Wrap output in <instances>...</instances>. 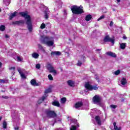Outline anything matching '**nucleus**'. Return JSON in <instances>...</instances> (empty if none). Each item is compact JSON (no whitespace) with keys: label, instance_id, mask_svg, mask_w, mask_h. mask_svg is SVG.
Instances as JSON below:
<instances>
[{"label":"nucleus","instance_id":"e433bc0d","mask_svg":"<svg viewBox=\"0 0 130 130\" xmlns=\"http://www.w3.org/2000/svg\"><path fill=\"white\" fill-rule=\"evenodd\" d=\"M40 28H41V29H44V28H45V24L42 23V24L41 25Z\"/></svg>","mask_w":130,"mask_h":130},{"label":"nucleus","instance_id":"3c124183","mask_svg":"<svg viewBox=\"0 0 130 130\" xmlns=\"http://www.w3.org/2000/svg\"><path fill=\"white\" fill-rule=\"evenodd\" d=\"M15 130H18L19 129V127H14Z\"/></svg>","mask_w":130,"mask_h":130},{"label":"nucleus","instance_id":"603ef678","mask_svg":"<svg viewBox=\"0 0 130 130\" xmlns=\"http://www.w3.org/2000/svg\"><path fill=\"white\" fill-rule=\"evenodd\" d=\"M96 51H101V49H98L96 50Z\"/></svg>","mask_w":130,"mask_h":130},{"label":"nucleus","instance_id":"6e6d98bb","mask_svg":"<svg viewBox=\"0 0 130 130\" xmlns=\"http://www.w3.org/2000/svg\"><path fill=\"white\" fill-rule=\"evenodd\" d=\"M2 117H0V121L2 120Z\"/></svg>","mask_w":130,"mask_h":130},{"label":"nucleus","instance_id":"473e14b6","mask_svg":"<svg viewBox=\"0 0 130 130\" xmlns=\"http://www.w3.org/2000/svg\"><path fill=\"white\" fill-rule=\"evenodd\" d=\"M41 68V65L39 63H38L36 65V69H37L38 70H39Z\"/></svg>","mask_w":130,"mask_h":130},{"label":"nucleus","instance_id":"72a5a7b5","mask_svg":"<svg viewBox=\"0 0 130 130\" xmlns=\"http://www.w3.org/2000/svg\"><path fill=\"white\" fill-rule=\"evenodd\" d=\"M4 1V3H5V4H6V5H10V0H3Z\"/></svg>","mask_w":130,"mask_h":130},{"label":"nucleus","instance_id":"58836bf2","mask_svg":"<svg viewBox=\"0 0 130 130\" xmlns=\"http://www.w3.org/2000/svg\"><path fill=\"white\" fill-rule=\"evenodd\" d=\"M38 47H39V49H40L41 50H43V47H42L41 45L38 44Z\"/></svg>","mask_w":130,"mask_h":130},{"label":"nucleus","instance_id":"412c9836","mask_svg":"<svg viewBox=\"0 0 130 130\" xmlns=\"http://www.w3.org/2000/svg\"><path fill=\"white\" fill-rule=\"evenodd\" d=\"M17 14H18L17 12H15L14 13L11 14L9 17V20H12L13 18H15V17L17 16Z\"/></svg>","mask_w":130,"mask_h":130},{"label":"nucleus","instance_id":"09e8293b","mask_svg":"<svg viewBox=\"0 0 130 130\" xmlns=\"http://www.w3.org/2000/svg\"><path fill=\"white\" fill-rule=\"evenodd\" d=\"M95 78L96 80H99V78H98V76L96 75H95Z\"/></svg>","mask_w":130,"mask_h":130},{"label":"nucleus","instance_id":"aec40b11","mask_svg":"<svg viewBox=\"0 0 130 130\" xmlns=\"http://www.w3.org/2000/svg\"><path fill=\"white\" fill-rule=\"evenodd\" d=\"M52 105H54V106H56L57 107H59L60 106V104H59V102L56 101H54L52 103Z\"/></svg>","mask_w":130,"mask_h":130},{"label":"nucleus","instance_id":"a211bd4d","mask_svg":"<svg viewBox=\"0 0 130 130\" xmlns=\"http://www.w3.org/2000/svg\"><path fill=\"white\" fill-rule=\"evenodd\" d=\"M126 83H127V81H126V79L124 78V77L122 78V79L121 80V85H123V86H124Z\"/></svg>","mask_w":130,"mask_h":130},{"label":"nucleus","instance_id":"864d4df0","mask_svg":"<svg viewBox=\"0 0 130 130\" xmlns=\"http://www.w3.org/2000/svg\"><path fill=\"white\" fill-rule=\"evenodd\" d=\"M3 66V63H2L1 62H0V69L1 68H2V66Z\"/></svg>","mask_w":130,"mask_h":130},{"label":"nucleus","instance_id":"c03bdc74","mask_svg":"<svg viewBox=\"0 0 130 130\" xmlns=\"http://www.w3.org/2000/svg\"><path fill=\"white\" fill-rule=\"evenodd\" d=\"M110 27H112L113 26V21H111L110 22Z\"/></svg>","mask_w":130,"mask_h":130},{"label":"nucleus","instance_id":"bb28decb","mask_svg":"<svg viewBox=\"0 0 130 130\" xmlns=\"http://www.w3.org/2000/svg\"><path fill=\"white\" fill-rule=\"evenodd\" d=\"M6 30V26L5 25H1L0 26V31H5Z\"/></svg>","mask_w":130,"mask_h":130},{"label":"nucleus","instance_id":"8fccbe9b","mask_svg":"<svg viewBox=\"0 0 130 130\" xmlns=\"http://www.w3.org/2000/svg\"><path fill=\"white\" fill-rule=\"evenodd\" d=\"M5 37H6V38H10V36H9V35H5Z\"/></svg>","mask_w":130,"mask_h":130},{"label":"nucleus","instance_id":"79ce46f5","mask_svg":"<svg viewBox=\"0 0 130 130\" xmlns=\"http://www.w3.org/2000/svg\"><path fill=\"white\" fill-rule=\"evenodd\" d=\"M22 58L20 56H17V60L18 61H22Z\"/></svg>","mask_w":130,"mask_h":130},{"label":"nucleus","instance_id":"2eb2a0df","mask_svg":"<svg viewBox=\"0 0 130 130\" xmlns=\"http://www.w3.org/2000/svg\"><path fill=\"white\" fill-rule=\"evenodd\" d=\"M30 83L32 86H35V87L39 86V84L37 82H36V80H35V79L31 80L30 81Z\"/></svg>","mask_w":130,"mask_h":130},{"label":"nucleus","instance_id":"1a4fd4ad","mask_svg":"<svg viewBox=\"0 0 130 130\" xmlns=\"http://www.w3.org/2000/svg\"><path fill=\"white\" fill-rule=\"evenodd\" d=\"M100 97L98 95H95L92 98V101L94 104H98V103H100Z\"/></svg>","mask_w":130,"mask_h":130},{"label":"nucleus","instance_id":"7ed1b4c3","mask_svg":"<svg viewBox=\"0 0 130 130\" xmlns=\"http://www.w3.org/2000/svg\"><path fill=\"white\" fill-rule=\"evenodd\" d=\"M71 11L73 14L75 15H81L84 14V10H83V7H78L77 6H73L71 7Z\"/></svg>","mask_w":130,"mask_h":130},{"label":"nucleus","instance_id":"7c9ffc66","mask_svg":"<svg viewBox=\"0 0 130 130\" xmlns=\"http://www.w3.org/2000/svg\"><path fill=\"white\" fill-rule=\"evenodd\" d=\"M120 74V70H117L114 72V74L116 76H118V75Z\"/></svg>","mask_w":130,"mask_h":130},{"label":"nucleus","instance_id":"13d9d810","mask_svg":"<svg viewBox=\"0 0 130 130\" xmlns=\"http://www.w3.org/2000/svg\"><path fill=\"white\" fill-rule=\"evenodd\" d=\"M0 12H2V10L1 9V8H0Z\"/></svg>","mask_w":130,"mask_h":130},{"label":"nucleus","instance_id":"a878e982","mask_svg":"<svg viewBox=\"0 0 130 130\" xmlns=\"http://www.w3.org/2000/svg\"><path fill=\"white\" fill-rule=\"evenodd\" d=\"M66 102H67V98H62V99H61V103H62V104H63V103H66Z\"/></svg>","mask_w":130,"mask_h":130},{"label":"nucleus","instance_id":"c756f323","mask_svg":"<svg viewBox=\"0 0 130 130\" xmlns=\"http://www.w3.org/2000/svg\"><path fill=\"white\" fill-rule=\"evenodd\" d=\"M48 78L49 80H50V81H53V77H52V75H51V74H49L48 76Z\"/></svg>","mask_w":130,"mask_h":130},{"label":"nucleus","instance_id":"20e7f679","mask_svg":"<svg viewBox=\"0 0 130 130\" xmlns=\"http://www.w3.org/2000/svg\"><path fill=\"white\" fill-rule=\"evenodd\" d=\"M50 92H51V89L50 88L47 89L45 90V94L38 101L39 104H40V103H42V102H43V101L45 100V99L47 98V96H48L47 94L48 93H50Z\"/></svg>","mask_w":130,"mask_h":130},{"label":"nucleus","instance_id":"f3484780","mask_svg":"<svg viewBox=\"0 0 130 130\" xmlns=\"http://www.w3.org/2000/svg\"><path fill=\"white\" fill-rule=\"evenodd\" d=\"M31 56L33 58H35V59H37L39 57V54L38 53L34 52L31 54Z\"/></svg>","mask_w":130,"mask_h":130},{"label":"nucleus","instance_id":"4be33fe9","mask_svg":"<svg viewBox=\"0 0 130 130\" xmlns=\"http://www.w3.org/2000/svg\"><path fill=\"white\" fill-rule=\"evenodd\" d=\"M51 55H60L61 53L59 51H53L51 53Z\"/></svg>","mask_w":130,"mask_h":130},{"label":"nucleus","instance_id":"0eeeda50","mask_svg":"<svg viewBox=\"0 0 130 130\" xmlns=\"http://www.w3.org/2000/svg\"><path fill=\"white\" fill-rule=\"evenodd\" d=\"M85 87L86 89H87L90 91H92V90H97L98 89V87H97V85H95L92 86L88 82H87L85 83Z\"/></svg>","mask_w":130,"mask_h":130},{"label":"nucleus","instance_id":"a18cd8bd","mask_svg":"<svg viewBox=\"0 0 130 130\" xmlns=\"http://www.w3.org/2000/svg\"><path fill=\"white\" fill-rule=\"evenodd\" d=\"M63 13H64V15H65V16H67V15L68 14V12H67V10H64Z\"/></svg>","mask_w":130,"mask_h":130},{"label":"nucleus","instance_id":"f03ea898","mask_svg":"<svg viewBox=\"0 0 130 130\" xmlns=\"http://www.w3.org/2000/svg\"><path fill=\"white\" fill-rule=\"evenodd\" d=\"M40 40L42 43L46 44L47 46H53L54 44V40L52 37L42 36Z\"/></svg>","mask_w":130,"mask_h":130},{"label":"nucleus","instance_id":"c85d7f7f","mask_svg":"<svg viewBox=\"0 0 130 130\" xmlns=\"http://www.w3.org/2000/svg\"><path fill=\"white\" fill-rule=\"evenodd\" d=\"M0 83H1V84H5V83H8V80L0 79Z\"/></svg>","mask_w":130,"mask_h":130},{"label":"nucleus","instance_id":"9b49d317","mask_svg":"<svg viewBox=\"0 0 130 130\" xmlns=\"http://www.w3.org/2000/svg\"><path fill=\"white\" fill-rule=\"evenodd\" d=\"M50 12H49V10H48V8L45 7V10H44V17L45 19H48V15H49Z\"/></svg>","mask_w":130,"mask_h":130},{"label":"nucleus","instance_id":"5fc2aeb1","mask_svg":"<svg viewBox=\"0 0 130 130\" xmlns=\"http://www.w3.org/2000/svg\"><path fill=\"white\" fill-rule=\"evenodd\" d=\"M117 3H120V0H116Z\"/></svg>","mask_w":130,"mask_h":130},{"label":"nucleus","instance_id":"c9c22d12","mask_svg":"<svg viewBox=\"0 0 130 130\" xmlns=\"http://www.w3.org/2000/svg\"><path fill=\"white\" fill-rule=\"evenodd\" d=\"M105 18V16L104 15H102L98 19V21H100V20H102Z\"/></svg>","mask_w":130,"mask_h":130},{"label":"nucleus","instance_id":"ddd939ff","mask_svg":"<svg viewBox=\"0 0 130 130\" xmlns=\"http://www.w3.org/2000/svg\"><path fill=\"white\" fill-rule=\"evenodd\" d=\"M95 119L98 124H99V125H101L102 122L101 118H100V117L99 116H96L95 117Z\"/></svg>","mask_w":130,"mask_h":130},{"label":"nucleus","instance_id":"b1692460","mask_svg":"<svg viewBox=\"0 0 130 130\" xmlns=\"http://www.w3.org/2000/svg\"><path fill=\"white\" fill-rule=\"evenodd\" d=\"M92 19V15H88L85 17L86 21H90Z\"/></svg>","mask_w":130,"mask_h":130},{"label":"nucleus","instance_id":"4c0bfd02","mask_svg":"<svg viewBox=\"0 0 130 130\" xmlns=\"http://www.w3.org/2000/svg\"><path fill=\"white\" fill-rule=\"evenodd\" d=\"M110 107H111V108H113V109H115V108H116V107H117V106L116 105H110Z\"/></svg>","mask_w":130,"mask_h":130},{"label":"nucleus","instance_id":"a19ab883","mask_svg":"<svg viewBox=\"0 0 130 130\" xmlns=\"http://www.w3.org/2000/svg\"><path fill=\"white\" fill-rule=\"evenodd\" d=\"M77 66L78 67H81V66H82V61H78V63H77Z\"/></svg>","mask_w":130,"mask_h":130},{"label":"nucleus","instance_id":"4468645a","mask_svg":"<svg viewBox=\"0 0 130 130\" xmlns=\"http://www.w3.org/2000/svg\"><path fill=\"white\" fill-rule=\"evenodd\" d=\"M83 105V102H79L75 104V108H76V109H78V108H80V107H82V106Z\"/></svg>","mask_w":130,"mask_h":130},{"label":"nucleus","instance_id":"39448f33","mask_svg":"<svg viewBox=\"0 0 130 130\" xmlns=\"http://www.w3.org/2000/svg\"><path fill=\"white\" fill-rule=\"evenodd\" d=\"M46 68L49 71V73H52L53 76H56L57 72L54 69V68L52 67L50 63H48L47 64Z\"/></svg>","mask_w":130,"mask_h":130},{"label":"nucleus","instance_id":"cd10ccee","mask_svg":"<svg viewBox=\"0 0 130 130\" xmlns=\"http://www.w3.org/2000/svg\"><path fill=\"white\" fill-rule=\"evenodd\" d=\"M7 125H8V124H7V122L4 121L3 123V128H7Z\"/></svg>","mask_w":130,"mask_h":130},{"label":"nucleus","instance_id":"5701e85b","mask_svg":"<svg viewBox=\"0 0 130 130\" xmlns=\"http://www.w3.org/2000/svg\"><path fill=\"white\" fill-rule=\"evenodd\" d=\"M67 83L69 86H70V87H74V82H73L72 80H69Z\"/></svg>","mask_w":130,"mask_h":130},{"label":"nucleus","instance_id":"4d7b16f0","mask_svg":"<svg viewBox=\"0 0 130 130\" xmlns=\"http://www.w3.org/2000/svg\"><path fill=\"white\" fill-rule=\"evenodd\" d=\"M61 72H62V69H61Z\"/></svg>","mask_w":130,"mask_h":130},{"label":"nucleus","instance_id":"f8f14e48","mask_svg":"<svg viewBox=\"0 0 130 130\" xmlns=\"http://www.w3.org/2000/svg\"><path fill=\"white\" fill-rule=\"evenodd\" d=\"M106 54L109 55V56H111L112 57H116V54L111 51L106 52Z\"/></svg>","mask_w":130,"mask_h":130},{"label":"nucleus","instance_id":"423d86ee","mask_svg":"<svg viewBox=\"0 0 130 130\" xmlns=\"http://www.w3.org/2000/svg\"><path fill=\"white\" fill-rule=\"evenodd\" d=\"M47 117L48 118H54V117H56L57 115L55 112L53 111L47 110L45 112Z\"/></svg>","mask_w":130,"mask_h":130},{"label":"nucleus","instance_id":"37998d69","mask_svg":"<svg viewBox=\"0 0 130 130\" xmlns=\"http://www.w3.org/2000/svg\"><path fill=\"white\" fill-rule=\"evenodd\" d=\"M77 120L76 119H74L71 120V122H74V123H76L77 122Z\"/></svg>","mask_w":130,"mask_h":130},{"label":"nucleus","instance_id":"9d476101","mask_svg":"<svg viewBox=\"0 0 130 130\" xmlns=\"http://www.w3.org/2000/svg\"><path fill=\"white\" fill-rule=\"evenodd\" d=\"M104 42H111L112 44H114V40L110 38L109 36H107L104 38Z\"/></svg>","mask_w":130,"mask_h":130},{"label":"nucleus","instance_id":"de8ad7c7","mask_svg":"<svg viewBox=\"0 0 130 130\" xmlns=\"http://www.w3.org/2000/svg\"><path fill=\"white\" fill-rule=\"evenodd\" d=\"M123 39L125 40L126 39H127V37H126V36H123Z\"/></svg>","mask_w":130,"mask_h":130},{"label":"nucleus","instance_id":"f257e3e1","mask_svg":"<svg viewBox=\"0 0 130 130\" xmlns=\"http://www.w3.org/2000/svg\"><path fill=\"white\" fill-rule=\"evenodd\" d=\"M21 15L26 20V24L27 25L28 29L29 32H32V21L31 20V16L28 15L27 12H20Z\"/></svg>","mask_w":130,"mask_h":130},{"label":"nucleus","instance_id":"6ab92c4d","mask_svg":"<svg viewBox=\"0 0 130 130\" xmlns=\"http://www.w3.org/2000/svg\"><path fill=\"white\" fill-rule=\"evenodd\" d=\"M119 45L120 48H121V49H125V47H126V43H119Z\"/></svg>","mask_w":130,"mask_h":130},{"label":"nucleus","instance_id":"6e6552de","mask_svg":"<svg viewBox=\"0 0 130 130\" xmlns=\"http://www.w3.org/2000/svg\"><path fill=\"white\" fill-rule=\"evenodd\" d=\"M17 70L22 79H26V76H25V70L21 68H18Z\"/></svg>","mask_w":130,"mask_h":130},{"label":"nucleus","instance_id":"dca6fc26","mask_svg":"<svg viewBox=\"0 0 130 130\" xmlns=\"http://www.w3.org/2000/svg\"><path fill=\"white\" fill-rule=\"evenodd\" d=\"M25 23V21L24 20H19V21H17L15 22H13V24L14 25H20V24H24Z\"/></svg>","mask_w":130,"mask_h":130},{"label":"nucleus","instance_id":"bf43d9fd","mask_svg":"<svg viewBox=\"0 0 130 130\" xmlns=\"http://www.w3.org/2000/svg\"><path fill=\"white\" fill-rule=\"evenodd\" d=\"M53 125H54V124H53Z\"/></svg>","mask_w":130,"mask_h":130},{"label":"nucleus","instance_id":"f704fd0d","mask_svg":"<svg viewBox=\"0 0 130 130\" xmlns=\"http://www.w3.org/2000/svg\"><path fill=\"white\" fill-rule=\"evenodd\" d=\"M102 13H104V14L107 13V9H106V8H103L102 10Z\"/></svg>","mask_w":130,"mask_h":130},{"label":"nucleus","instance_id":"393cba45","mask_svg":"<svg viewBox=\"0 0 130 130\" xmlns=\"http://www.w3.org/2000/svg\"><path fill=\"white\" fill-rule=\"evenodd\" d=\"M15 67H10L9 68L10 71L12 73L13 75H15Z\"/></svg>","mask_w":130,"mask_h":130},{"label":"nucleus","instance_id":"ea45409f","mask_svg":"<svg viewBox=\"0 0 130 130\" xmlns=\"http://www.w3.org/2000/svg\"><path fill=\"white\" fill-rule=\"evenodd\" d=\"M61 6H62V3L61 2H60L59 6H58V9H61Z\"/></svg>","mask_w":130,"mask_h":130},{"label":"nucleus","instance_id":"2f4dec72","mask_svg":"<svg viewBox=\"0 0 130 130\" xmlns=\"http://www.w3.org/2000/svg\"><path fill=\"white\" fill-rule=\"evenodd\" d=\"M70 130H77V127L75 125H72Z\"/></svg>","mask_w":130,"mask_h":130},{"label":"nucleus","instance_id":"49530a36","mask_svg":"<svg viewBox=\"0 0 130 130\" xmlns=\"http://www.w3.org/2000/svg\"><path fill=\"white\" fill-rule=\"evenodd\" d=\"M2 97L4 98V99H8V98H9V96L6 95L3 96Z\"/></svg>","mask_w":130,"mask_h":130}]
</instances>
